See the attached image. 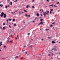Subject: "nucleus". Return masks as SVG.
I'll return each mask as SVG.
<instances>
[{
  "label": "nucleus",
  "instance_id": "nucleus-1",
  "mask_svg": "<svg viewBox=\"0 0 60 60\" xmlns=\"http://www.w3.org/2000/svg\"><path fill=\"white\" fill-rule=\"evenodd\" d=\"M1 15H0V16H1V17H3V15H4V18H5L6 17V15L4 14L3 12H2L1 13Z\"/></svg>",
  "mask_w": 60,
  "mask_h": 60
},
{
  "label": "nucleus",
  "instance_id": "nucleus-2",
  "mask_svg": "<svg viewBox=\"0 0 60 60\" xmlns=\"http://www.w3.org/2000/svg\"><path fill=\"white\" fill-rule=\"evenodd\" d=\"M10 38L9 37H8V40H7V41H6V42L7 43H8V42H10V41H9V40H10Z\"/></svg>",
  "mask_w": 60,
  "mask_h": 60
},
{
  "label": "nucleus",
  "instance_id": "nucleus-3",
  "mask_svg": "<svg viewBox=\"0 0 60 60\" xmlns=\"http://www.w3.org/2000/svg\"><path fill=\"white\" fill-rule=\"evenodd\" d=\"M43 15L44 16V17H46V14H47V13H46V12L44 13V12H43Z\"/></svg>",
  "mask_w": 60,
  "mask_h": 60
},
{
  "label": "nucleus",
  "instance_id": "nucleus-4",
  "mask_svg": "<svg viewBox=\"0 0 60 60\" xmlns=\"http://www.w3.org/2000/svg\"><path fill=\"white\" fill-rule=\"evenodd\" d=\"M55 48H56V46H54L53 47V49H54L55 51H56V50H57V49H56Z\"/></svg>",
  "mask_w": 60,
  "mask_h": 60
},
{
  "label": "nucleus",
  "instance_id": "nucleus-5",
  "mask_svg": "<svg viewBox=\"0 0 60 60\" xmlns=\"http://www.w3.org/2000/svg\"><path fill=\"white\" fill-rule=\"evenodd\" d=\"M45 12L46 13H47V15H49V11H45Z\"/></svg>",
  "mask_w": 60,
  "mask_h": 60
},
{
  "label": "nucleus",
  "instance_id": "nucleus-6",
  "mask_svg": "<svg viewBox=\"0 0 60 60\" xmlns=\"http://www.w3.org/2000/svg\"><path fill=\"white\" fill-rule=\"evenodd\" d=\"M44 23L42 22H41L39 24H38V25H40V24H43Z\"/></svg>",
  "mask_w": 60,
  "mask_h": 60
},
{
  "label": "nucleus",
  "instance_id": "nucleus-7",
  "mask_svg": "<svg viewBox=\"0 0 60 60\" xmlns=\"http://www.w3.org/2000/svg\"><path fill=\"white\" fill-rule=\"evenodd\" d=\"M2 42H0V47H1V45H3V44H2Z\"/></svg>",
  "mask_w": 60,
  "mask_h": 60
},
{
  "label": "nucleus",
  "instance_id": "nucleus-8",
  "mask_svg": "<svg viewBox=\"0 0 60 60\" xmlns=\"http://www.w3.org/2000/svg\"><path fill=\"white\" fill-rule=\"evenodd\" d=\"M28 7L29 8L30 7V6H29V5H27L26 7V8H28Z\"/></svg>",
  "mask_w": 60,
  "mask_h": 60
},
{
  "label": "nucleus",
  "instance_id": "nucleus-9",
  "mask_svg": "<svg viewBox=\"0 0 60 60\" xmlns=\"http://www.w3.org/2000/svg\"><path fill=\"white\" fill-rule=\"evenodd\" d=\"M52 43H56V42L52 41Z\"/></svg>",
  "mask_w": 60,
  "mask_h": 60
},
{
  "label": "nucleus",
  "instance_id": "nucleus-10",
  "mask_svg": "<svg viewBox=\"0 0 60 60\" xmlns=\"http://www.w3.org/2000/svg\"><path fill=\"white\" fill-rule=\"evenodd\" d=\"M33 39H31L30 42V43H32V42H33Z\"/></svg>",
  "mask_w": 60,
  "mask_h": 60
},
{
  "label": "nucleus",
  "instance_id": "nucleus-11",
  "mask_svg": "<svg viewBox=\"0 0 60 60\" xmlns=\"http://www.w3.org/2000/svg\"><path fill=\"white\" fill-rule=\"evenodd\" d=\"M52 38V37H48V39H51Z\"/></svg>",
  "mask_w": 60,
  "mask_h": 60
},
{
  "label": "nucleus",
  "instance_id": "nucleus-12",
  "mask_svg": "<svg viewBox=\"0 0 60 60\" xmlns=\"http://www.w3.org/2000/svg\"><path fill=\"white\" fill-rule=\"evenodd\" d=\"M18 56H17L15 57V58H18Z\"/></svg>",
  "mask_w": 60,
  "mask_h": 60
},
{
  "label": "nucleus",
  "instance_id": "nucleus-13",
  "mask_svg": "<svg viewBox=\"0 0 60 60\" xmlns=\"http://www.w3.org/2000/svg\"><path fill=\"white\" fill-rule=\"evenodd\" d=\"M2 29H6L4 27H3L2 28Z\"/></svg>",
  "mask_w": 60,
  "mask_h": 60
},
{
  "label": "nucleus",
  "instance_id": "nucleus-14",
  "mask_svg": "<svg viewBox=\"0 0 60 60\" xmlns=\"http://www.w3.org/2000/svg\"><path fill=\"white\" fill-rule=\"evenodd\" d=\"M36 14H37V16H39V14L37 13Z\"/></svg>",
  "mask_w": 60,
  "mask_h": 60
},
{
  "label": "nucleus",
  "instance_id": "nucleus-15",
  "mask_svg": "<svg viewBox=\"0 0 60 60\" xmlns=\"http://www.w3.org/2000/svg\"><path fill=\"white\" fill-rule=\"evenodd\" d=\"M30 47L31 48H32V47H33V45H30Z\"/></svg>",
  "mask_w": 60,
  "mask_h": 60
},
{
  "label": "nucleus",
  "instance_id": "nucleus-16",
  "mask_svg": "<svg viewBox=\"0 0 60 60\" xmlns=\"http://www.w3.org/2000/svg\"><path fill=\"white\" fill-rule=\"evenodd\" d=\"M0 6H1V7H2L3 6V5H2V4H1L0 5Z\"/></svg>",
  "mask_w": 60,
  "mask_h": 60
},
{
  "label": "nucleus",
  "instance_id": "nucleus-17",
  "mask_svg": "<svg viewBox=\"0 0 60 60\" xmlns=\"http://www.w3.org/2000/svg\"><path fill=\"white\" fill-rule=\"evenodd\" d=\"M28 35H30V33H28L27 34Z\"/></svg>",
  "mask_w": 60,
  "mask_h": 60
},
{
  "label": "nucleus",
  "instance_id": "nucleus-18",
  "mask_svg": "<svg viewBox=\"0 0 60 60\" xmlns=\"http://www.w3.org/2000/svg\"><path fill=\"white\" fill-rule=\"evenodd\" d=\"M52 26H53V25L52 24H51L50 26V27H51Z\"/></svg>",
  "mask_w": 60,
  "mask_h": 60
},
{
  "label": "nucleus",
  "instance_id": "nucleus-19",
  "mask_svg": "<svg viewBox=\"0 0 60 60\" xmlns=\"http://www.w3.org/2000/svg\"><path fill=\"white\" fill-rule=\"evenodd\" d=\"M24 11H25V12H27V11H26L24 10Z\"/></svg>",
  "mask_w": 60,
  "mask_h": 60
},
{
  "label": "nucleus",
  "instance_id": "nucleus-20",
  "mask_svg": "<svg viewBox=\"0 0 60 60\" xmlns=\"http://www.w3.org/2000/svg\"><path fill=\"white\" fill-rule=\"evenodd\" d=\"M10 4H11V5H12V2H11Z\"/></svg>",
  "mask_w": 60,
  "mask_h": 60
},
{
  "label": "nucleus",
  "instance_id": "nucleus-21",
  "mask_svg": "<svg viewBox=\"0 0 60 60\" xmlns=\"http://www.w3.org/2000/svg\"><path fill=\"white\" fill-rule=\"evenodd\" d=\"M8 3H10V0H8L7 1Z\"/></svg>",
  "mask_w": 60,
  "mask_h": 60
},
{
  "label": "nucleus",
  "instance_id": "nucleus-22",
  "mask_svg": "<svg viewBox=\"0 0 60 60\" xmlns=\"http://www.w3.org/2000/svg\"><path fill=\"white\" fill-rule=\"evenodd\" d=\"M51 11H53V9H51Z\"/></svg>",
  "mask_w": 60,
  "mask_h": 60
},
{
  "label": "nucleus",
  "instance_id": "nucleus-23",
  "mask_svg": "<svg viewBox=\"0 0 60 60\" xmlns=\"http://www.w3.org/2000/svg\"><path fill=\"white\" fill-rule=\"evenodd\" d=\"M7 7H8V6H6V7H5V8H7Z\"/></svg>",
  "mask_w": 60,
  "mask_h": 60
},
{
  "label": "nucleus",
  "instance_id": "nucleus-24",
  "mask_svg": "<svg viewBox=\"0 0 60 60\" xmlns=\"http://www.w3.org/2000/svg\"><path fill=\"white\" fill-rule=\"evenodd\" d=\"M60 4V3H59V2H58L56 4Z\"/></svg>",
  "mask_w": 60,
  "mask_h": 60
},
{
  "label": "nucleus",
  "instance_id": "nucleus-25",
  "mask_svg": "<svg viewBox=\"0 0 60 60\" xmlns=\"http://www.w3.org/2000/svg\"><path fill=\"white\" fill-rule=\"evenodd\" d=\"M25 15L26 16V17H27V16H28V15H27L25 14Z\"/></svg>",
  "mask_w": 60,
  "mask_h": 60
},
{
  "label": "nucleus",
  "instance_id": "nucleus-26",
  "mask_svg": "<svg viewBox=\"0 0 60 60\" xmlns=\"http://www.w3.org/2000/svg\"><path fill=\"white\" fill-rule=\"evenodd\" d=\"M27 52H26L25 54H27Z\"/></svg>",
  "mask_w": 60,
  "mask_h": 60
},
{
  "label": "nucleus",
  "instance_id": "nucleus-27",
  "mask_svg": "<svg viewBox=\"0 0 60 60\" xmlns=\"http://www.w3.org/2000/svg\"><path fill=\"white\" fill-rule=\"evenodd\" d=\"M9 27H10V28H11V26H10V25H9Z\"/></svg>",
  "mask_w": 60,
  "mask_h": 60
},
{
  "label": "nucleus",
  "instance_id": "nucleus-28",
  "mask_svg": "<svg viewBox=\"0 0 60 60\" xmlns=\"http://www.w3.org/2000/svg\"><path fill=\"white\" fill-rule=\"evenodd\" d=\"M54 7H57V6H56L55 5H54Z\"/></svg>",
  "mask_w": 60,
  "mask_h": 60
},
{
  "label": "nucleus",
  "instance_id": "nucleus-29",
  "mask_svg": "<svg viewBox=\"0 0 60 60\" xmlns=\"http://www.w3.org/2000/svg\"><path fill=\"white\" fill-rule=\"evenodd\" d=\"M14 26H16V24H14Z\"/></svg>",
  "mask_w": 60,
  "mask_h": 60
},
{
  "label": "nucleus",
  "instance_id": "nucleus-30",
  "mask_svg": "<svg viewBox=\"0 0 60 60\" xmlns=\"http://www.w3.org/2000/svg\"><path fill=\"white\" fill-rule=\"evenodd\" d=\"M49 30V29H46V31H48V30Z\"/></svg>",
  "mask_w": 60,
  "mask_h": 60
},
{
  "label": "nucleus",
  "instance_id": "nucleus-31",
  "mask_svg": "<svg viewBox=\"0 0 60 60\" xmlns=\"http://www.w3.org/2000/svg\"><path fill=\"white\" fill-rule=\"evenodd\" d=\"M13 21H15V20L14 19H13Z\"/></svg>",
  "mask_w": 60,
  "mask_h": 60
},
{
  "label": "nucleus",
  "instance_id": "nucleus-32",
  "mask_svg": "<svg viewBox=\"0 0 60 60\" xmlns=\"http://www.w3.org/2000/svg\"><path fill=\"white\" fill-rule=\"evenodd\" d=\"M53 49H53H53H51V51H53Z\"/></svg>",
  "mask_w": 60,
  "mask_h": 60
},
{
  "label": "nucleus",
  "instance_id": "nucleus-33",
  "mask_svg": "<svg viewBox=\"0 0 60 60\" xmlns=\"http://www.w3.org/2000/svg\"><path fill=\"white\" fill-rule=\"evenodd\" d=\"M9 21H11V19H9Z\"/></svg>",
  "mask_w": 60,
  "mask_h": 60
},
{
  "label": "nucleus",
  "instance_id": "nucleus-34",
  "mask_svg": "<svg viewBox=\"0 0 60 60\" xmlns=\"http://www.w3.org/2000/svg\"><path fill=\"white\" fill-rule=\"evenodd\" d=\"M43 20V19H40V21H42V20Z\"/></svg>",
  "mask_w": 60,
  "mask_h": 60
},
{
  "label": "nucleus",
  "instance_id": "nucleus-35",
  "mask_svg": "<svg viewBox=\"0 0 60 60\" xmlns=\"http://www.w3.org/2000/svg\"><path fill=\"white\" fill-rule=\"evenodd\" d=\"M32 7V8H35L34 7V6H33Z\"/></svg>",
  "mask_w": 60,
  "mask_h": 60
},
{
  "label": "nucleus",
  "instance_id": "nucleus-36",
  "mask_svg": "<svg viewBox=\"0 0 60 60\" xmlns=\"http://www.w3.org/2000/svg\"><path fill=\"white\" fill-rule=\"evenodd\" d=\"M6 47V46H5V45L4 46V48H5Z\"/></svg>",
  "mask_w": 60,
  "mask_h": 60
},
{
  "label": "nucleus",
  "instance_id": "nucleus-37",
  "mask_svg": "<svg viewBox=\"0 0 60 60\" xmlns=\"http://www.w3.org/2000/svg\"><path fill=\"white\" fill-rule=\"evenodd\" d=\"M28 17H29V18H30V15H28Z\"/></svg>",
  "mask_w": 60,
  "mask_h": 60
},
{
  "label": "nucleus",
  "instance_id": "nucleus-38",
  "mask_svg": "<svg viewBox=\"0 0 60 60\" xmlns=\"http://www.w3.org/2000/svg\"><path fill=\"white\" fill-rule=\"evenodd\" d=\"M50 54H48V56H50Z\"/></svg>",
  "mask_w": 60,
  "mask_h": 60
},
{
  "label": "nucleus",
  "instance_id": "nucleus-39",
  "mask_svg": "<svg viewBox=\"0 0 60 60\" xmlns=\"http://www.w3.org/2000/svg\"><path fill=\"white\" fill-rule=\"evenodd\" d=\"M7 22H8V21H9V20L8 19V20H7Z\"/></svg>",
  "mask_w": 60,
  "mask_h": 60
},
{
  "label": "nucleus",
  "instance_id": "nucleus-40",
  "mask_svg": "<svg viewBox=\"0 0 60 60\" xmlns=\"http://www.w3.org/2000/svg\"><path fill=\"white\" fill-rule=\"evenodd\" d=\"M32 2H34V0H33L32 1Z\"/></svg>",
  "mask_w": 60,
  "mask_h": 60
},
{
  "label": "nucleus",
  "instance_id": "nucleus-41",
  "mask_svg": "<svg viewBox=\"0 0 60 60\" xmlns=\"http://www.w3.org/2000/svg\"><path fill=\"white\" fill-rule=\"evenodd\" d=\"M3 25H4H4H5V23H3Z\"/></svg>",
  "mask_w": 60,
  "mask_h": 60
},
{
  "label": "nucleus",
  "instance_id": "nucleus-42",
  "mask_svg": "<svg viewBox=\"0 0 60 60\" xmlns=\"http://www.w3.org/2000/svg\"><path fill=\"white\" fill-rule=\"evenodd\" d=\"M44 39H42L41 40L42 41H43Z\"/></svg>",
  "mask_w": 60,
  "mask_h": 60
},
{
  "label": "nucleus",
  "instance_id": "nucleus-43",
  "mask_svg": "<svg viewBox=\"0 0 60 60\" xmlns=\"http://www.w3.org/2000/svg\"><path fill=\"white\" fill-rule=\"evenodd\" d=\"M10 42H12V41L11 40L10 41Z\"/></svg>",
  "mask_w": 60,
  "mask_h": 60
},
{
  "label": "nucleus",
  "instance_id": "nucleus-44",
  "mask_svg": "<svg viewBox=\"0 0 60 60\" xmlns=\"http://www.w3.org/2000/svg\"><path fill=\"white\" fill-rule=\"evenodd\" d=\"M21 59H23V57H22L21 58Z\"/></svg>",
  "mask_w": 60,
  "mask_h": 60
},
{
  "label": "nucleus",
  "instance_id": "nucleus-45",
  "mask_svg": "<svg viewBox=\"0 0 60 60\" xmlns=\"http://www.w3.org/2000/svg\"><path fill=\"white\" fill-rule=\"evenodd\" d=\"M47 1H48V2H49V0H47Z\"/></svg>",
  "mask_w": 60,
  "mask_h": 60
},
{
  "label": "nucleus",
  "instance_id": "nucleus-46",
  "mask_svg": "<svg viewBox=\"0 0 60 60\" xmlns=\"http://www.w3.org/2000/svg\"><path fill=\"white\" fill-rule=\"evenodd\" d=\"M55 22H54L52 23V24H54L55 23Z\"/></svg>",
  "mask_w": 60,
  "mask_h": 60
},
{
  "label": "nucleus",
  "instance_id": "nucleus-47",
  "mask_svg": "<svg viewBox=\"0 0 60 60\" xmlns=\"http://www.w3.org/2000/svg\"><path fill=\"white\" fill-rule=\"evenodd\" d=\"M51 13H52V12H51V11H50V14H51Z\"/></svg>",
  "mask_w": 60,
  "mask_h": 60
},
{
  "label": "nucleus",
  "instance_id": "nucleus-48",
  "mask_svg": "<svg viewBox=\"0 0 60 60\" xmlns=\"http://www.w3.org/2000/svg\"><path fill=\"white\" fill-rule=\"evenodd\" d=\"M11 31H10V33H11Z\"/></svg>",
  "mask_w": 60,
  "mask_h": 60
},
{
  "label": "nucleus",
  "instance_id": "nucleus-49",
  "mask_svg": "<svg viewBox=\"0 0 60 60\" xmlns=\"http://www.w3.org/2000/svg\"><path fill=\"white\" fill-rule=\"evenodd\" d=\"M47 6H45V8H47Z\"/></svg>",
  "mask_w": 60,
  "mask_h": 60
},
{
  "label": "nucleus",
  "instance_id": "nucleus-50",
  "mask_svg": "<svg viewBox=\"0 0 60 60\" xmlns=\"http://www.w3.org/2000/svg\"><path fill=\"white\" fill-rule=\"evenodd\" d=\"M0 29H2V27H0Z\"/></svg>",
  "mask_w": 60,
  "mask_h": 60
},
{
  "label": "nucleus",
  "instance_id": "nucleus-51",
  "mask_svg": "<svg viewBox=\"0 0 60 60\" xmlns=\"http://www.w3.org/2000/svg\"><path fill=\"white\" fill-rule=\"evenodd\" d=\"M17 1H18V0H16L14 2H17Z\"/></svg>",
  "mask_w": 60,
  "mask_h": 60
},
{
  "label": "nucleus",
  "instance_id": "nucleus-52",
  "mask_svg": "<svg viewBox=\"0 0 60 60\" xmlns=\"http://www.w3.org/2000/svg\"><path fill=\"white\" fill-rule=\"evenodd\" d=\"M33 22H35V21H33Z\"/></svg>",
  "mask_w": 60,
  "mask_h": 60
},
{
  "label": "nucleus",
  "instance_id": "nucleus-53",
  "mask_svg": "<svg viewBox=\"0 0 60 60\" xmlns=\"http://www.w3.org/2000/svg\"><path fill=\"white\" fill-rule=\"evenodd\" d=\"M41 16H42V14H41Z\"/></svg>",
  "mask_w": 60,
  "mask_h": 60
},
{
  "label": "nucleus",
  "instance_id": "nucleus-54",
  "mask_svg": "<svg viewBox=\"0 0 60 60\" xmlns=\"http://www.w3.org/2000/svg\"><path fill=\"white\" fill-rule=\"evenodd\" d=\"M19 14H20V12H19Z\"/></svg>",
  "mask_w": 60,
  "mask_h": 60
},
{
  "label": "nucleus",
  "instance_id": "nucleus-55",
  "mask_svg": "<svg viewBox=\"0 0 60 60\" xmlns=\"http://www.w3.org/2000/svg\"><path fill=\"white\" fill-rule=\"evenodd\" d=\"M51 6H52V7H53V5L52 4V5H51Z\"/></svg>",
  "mask_w": 60,
  "mask_h": 60
},
{
  "label": "nucleus",
  "instance_id": "nucleus-56",
  "mask_svg": "<svg viewBox=\"0 0 60 60\" xmlns=\"http://www.w3.org/2000/svg\"><path fill=\"white\" fill-rule=\"evenodd\" d=\"M8 7H9L10 6V5H8Z\"/></svg>",
  "mask_w": 60,
  "mask_h": 60
},
{
  "label": "nucleus",
  "instance_id": "nucleus-57",
  "mask_svg": "<svg viewBox=\"0 0 60 60\" xmlns=\"http://www.w3.org/2000/svg\"><path fill=\"white\" fill-rule=\"evenodd\" d=\"M16 38L15 39L16 40H17V38Z\"/></svg>",
  "mask_w": 60,
  "mask_h": 60
},
{
  "label": "nucleus",
  "instance_id": "nucleus-58",
  "mask_svg": "<svg viewBox=\"0 0 60 60\" xmlns=\"http://www.w3.org/2000/svg\"><path fill=\"white\" fill-rule=\"evenodd\" d=\"M0 51H1V49H0Z\"/></svg>",
  "mask_w": 60,
  "mask_h": 60
},
{
  "label": "nucleus",
  "instance_id": "nucleus-59",
  "mask_svg": "<svg viewBox=\"0 0 60 60\" xmlns=\"http://www.w3.org/2000/svg\"><path fill=\"white\" fill-rule=\"evenodd\" d=\"M22 13H24V12H22Z\"/></svg>",
  "mask_w": 60,
  "mask_h": 60
},
{
  "label": "nucleus",
  "instance_id": "nucleus-60",
  "mask_svg": "<svg viewBox=\"0 0 60 60\" xmlns=\"http://www.w3.org/2000/svg\"><path fill=\"white\" fill-rule=\"evenodd\" d=\"M26 47V46H24V48H25Z\"/></svg>",
  "mask_w": 60,
  "mask_h": 60
},
{
  "label": "nucleus",
  "instance_id": "nucleus-61",
  "mask_svg": "<svg viewBox=\"0 0 60 60\" xmlns=\"http://www.w3.org/2000/svg\"><path fill=\"white\" fill-rule=\"evenodd\" d=\"M59 11H60V10H59L58 11V12H59Z\"/></svg>",
  "mask_w": 60,
  "mask_h": 60
},
{
  "label": "nucleus",
  "instance_id": "nucleus-62",
  "mask_svg": "<svg viewBox=\"0 0 60 60\" xmlns=\"http://www.w3.org/2000/svg\"><path fill=\"white\" fill-rule=\"evenodd\" d=\"M11 13H13V12H11Z\"/></svg>",
  "mask_w": 60,
  "mask_h": 60
},
{
  "label": "nucleus",
  "instance_id": "nucleus-63",
  "mask_svg": "<svg viewBox=\"0 0 60 60\" xmlns=\"http://www.w3.org/2000/svg\"><path fill=\"white\" fill-rule=\"evenodd\" d=\"M51 1H54V0H51Z\"/></svg>",
  "mask_w": 60,
  "mask_h": 60
},
{
  "label": "nucleus",
  "instance_id": "nucleus-64",
  "mask_svg": "<svg viewBox=\"0 0 60 60\" xmlns=\"http://www.w3.org/2000/svg\"><path fill=\"white\" fill-rule=\"evenodd\" d=\"M22 13H21H21H20V14H21Z\"/></svg>",
  "mask_w": 60,
  "mask_h": 60
}]
</instances>
